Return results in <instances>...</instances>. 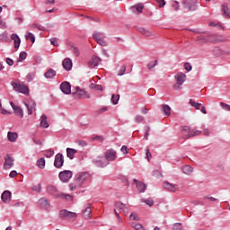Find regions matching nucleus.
I'll return each mask as SVG.
<instances>
[{"mask_svg": "<svg viewBox=\"0 0 230 230\" xmlns=\"http://www.w3.org/2000/svg\"><path fill=\"white\" fill-rule=\"evenodd\" d=\"M58 177L62 182H69V180L73 177V172L65 170L59 172Z\"/></svg>", "mask_w": 230, "mask_h": 230, "instance_id": "nucleus-6", "label": "nucleus"}, {"mask_svg": "<svg viewBox=\"0 0 230 230\" xmlns=\"http://www.w3.org/2000/svg\"><path fill=\"white\" fill-rule=\"evenodd\" d=\"M61 199H66V200H73V197L69 194H64L63 193V196L61 197Z\"/></svg>", "mask_w": 230, "mask_h": 230, "instance_id": "nucleus-57", "label": "nucleus"}, {"mask_svg": "<svg viewBox=\"0 0 230 230\" xmlns=\"http://www.w3.org/2000/svg\"><path fill=\"white\" fill-rule=\"evenodd\" d=\"M140 202H144L145 204H146V206H154V200L148 199H141Z\"/></svg>", "mask_w": 230, "mask_h": 230, "instance_id": "nucleus-39", "label": "nucleus"}, {"mask_svg": "<svg viewBox=\"0 0 230 230\" xmlns=\"http://www.w3.org/2000/svg\"><path fill=\"white\" fill-rule=\"evenodd\" d=\"M153 177H155L156 179H163V173H161V171L159 170L154 171Z\"/></svg>", "mask_w": 230, "mask_h": 230, "instance_id": "nucleus-40", "label": "nucleus"}, {"mask_svg": "<svg viewBox=\"0 0 230 230\" xmlns=\"http://www.w3.org/2000/svg\"><path fill=\"white\" fill-rule=\"evenodd\" d=\"M76 143L79 145V146H85L87 145L85 140H77Z\"/></svg>", "mask_w": 230, "mask_h": 230, "instance_id": "nucleus-59", "label": "nucleus"}, {"mask_svg": "<svg viewBox=\"0 0 230 230\" xmlns=\"http://www.w3.org/2000/svg\"><path fill=\"white\" fill-rule=\"evenodd\" d=\"M93 141H99L100 143H103V136H95L93 138Z\"/></svg>", "mask_w": 230, "mask_h": 230, "instance_id": "nucleus-53", "label": "nucleus"}, {"mask_svg": "<svg viewBox=\"0 0 230 230\" xmlns=\"http://www.w3.org/2000/svg\"><path fill=\"white\" fill-rule=\"evenodd\" d=\"M26 78H27L28 82H31V80H33V78H35V74H28Z\"/></svg>", "mask_w": 230, "mask_h": 230, "instance_id": "nucleus-58", "label": "nucleus"}, {"mask_svg": "<svg viewBox=\"0 0 230 230\" xmlns=\"http://www.w3.org/2000/svg\"><path fill=\"white\" fill-rule=\"evenodd\" d=\"M17 137H19V135L16 132L9 131L7 133V138L11 143H15V141H17Z\"/></svg>", "mask_w": 230, "mask_h": 230, "instance_id": "nucleus-26", "label": "nucleus"}, {"mask_svg": "<svg viewBox=\"0 0 230 230\" xmlns=\"http://www.w3.org/2000/svg\"><path fill=\"white\" fill-rule=\"evenodd\" d=\"M177 85H182L184 82H186V75L182 72H179L175 76H174Z\"/></svg>", "mask_w": 230, "mask_h": 230, "instance_id": "nucleus-18", "label": "nucleus"}, {"mask_svg": "<svg viewBox=\"0 0 230 230\" xmlns=\"http://www.w3.org/2000/svg\"><path fill=\"white\" fill-rule=\"evenodd\" d=\"M184 68H185V70L188 71V72L191 71V69H192L191 64H190V63H185V64H184Z\"/></svg>", "mask_w": 230, "mask_h": 230, "instance_id": "nucleus-60", "label": "nucleus"}, {"mask_svg": "<svg viewBox=\"0 0 230 230\" xmlns=\"http://www.w3.org/2000/svg\"><path fill=\"white\" fill-rule=\"evenodd\" d=\"M132 227H134V229L136 230H145V228L143 227V226L141 224H137V223H132Z\"/></svg>", "mask_w": 230, "mask_h": 230, "instance_id": "nucleus-41", "label": "nucleus"}, {"mask_svg": "<svg viewBox=\"0 0 230 230\" xmlns=\"http://www.w3.org/2000/svg\"><path fill=\"white\" fill-rule=\"evenodd\" d=\"M220 105L224 111H230V105L226 102H220Z\"/></svg>", "mask_w": 230, "mask_h": 230, "instance_id": "nucleus-49", "label": "nucleus"}, {"mask_svg": "<svg viewBox=\"0 0 230 230\" xmlns=\"http://www.w3.org/2000/svg\"><path fill=\"white\" fill-rule=\"evenodd\" d=\"M190 105H191V107L195 108L196 111H200V103L195 102V101L190 100Z\"/></svg>", "mask_w": 230, "mask_h": 230, "instance_id": "nucleus-37", "label": "nucleus"}, {"mask_svg": "<svg viewBox=\"0 0 230 230\" xmlns=\"http://www.w3.org/2000/svg\"><path fill=\"white\" fill-rule=\"evenodd\" d=\"M63 67L66 71H71L73 68V61L69 58H66L63 60Z\"/></svg>", "mask_w": 230, "mask_h": 230, "instance_id": "nucleus-22", "label": "nucleus"}, {"mask_svg": "<svg viewBox=\"0 0 230 230\" xmlns=\"http://www.w3.org/2000/svg\"><path fill=\"white\" fill-rule=\"evenodd\" d=\"M14 91L17 93H21L22 94H30V90L26 84H22L21 83H14L13 84Z\"/></svg>", "mask_w": 230, "mask_h": 230, "instance_id": "nucleus-5", "label": "nucleus"}, {"mask_svg": "<svg viewBox=\"0 0 230 230\" xmlns=\"http://www.w3.org/2000/svg\"><path fill=\"white\" fill-rule=\"evenodd\" d=\"M75 154H78V151L76 149H73L69 147L66 148V157L70 159H74Z\"/></svg>", "mask_w": 230, "mask_h": 230, "instance_id": "nucleus-29", "label": "nucleus"}, {"mask_svg": "<svg viewBox=\"0 0 230 230\" xmlns=\"http://www.w3.org/2000/svg\"><path fill=\"white\" fill-rule=\"evenodd\" d=\"M114 213L119 223L123 222V218L119 216V213L128 215V207L121 201H116L114 203Z\"/></svg>", "mask_w": 230, "mask_h": 230, "instance_id": "nucleus-2", "label": "nucleus"}, {"mask_svg": "<svg viewBox=\"0 0 230 230\" xmlns=\"http://www.w3.org/2000/svg\"><path fill=\"white\" fill-rule=\"evenodd\" d=\"M40 188H41L40 184H37V185L32 186L33 191H37V193H40Z\"/></svg>", "mask_w": 230, "mask_h": 230, "instance_id": "nucleus-52", "label": "nucleus"}, {"mask_svg": "<svg viewBox=\"0 0 230 230\" xmlns=\"http://www.w3.org/2000/svg\"><path fill=\"white\" fill-rule=\"evenodd\" d=\"M172 230H182V225L181 223L174 224Z\"/></svg>", "mask_w": 230, "mask_h": 230, "instance_id": "nucleus-51", "label": "nucleus"}, {"mask_svg": "<svg viewBox=\"0 0 230 230\" xmlns=\"http://www.w3.org/2000/svg\"><path fill=\"white\" fill-rule=\"evenodd\" d=\"M37 166H39V168H40L41 170H44V168L46 167V160L44 158H40L37 161Z\"/></svg>", "mask_w": 230, "mask_h": 230, "instance_id": "nucleus-32", "label": "nucleus"}, {"mask_svg": "<svg viewBox=\"0 0 230 230\" xmlns=\"http://www.w3.org/2000/svg\"><path fill=\"white\" fill-rule=\"evenodd\" d=\"M125 71H127V66H122L119 71V76H123V75H125Z\"/></svg>", "mask_w": 230, "mask_h": 230, "instance_id": "nucleus-47", "label": "nucleus"}, {"mask_svg": "<svg viewBox=\"0 0 230 230\" xmlns=\"http://www.w3.org/2000/svg\"><path fill=\"white\" fill-rule=\"evenodd\" d=\"M196 40L198 44H206V42H208V38H206L205 36L199 35L197 37Z\"/></svg>", "mask_w": 230, "mask_h": 230, "instance_id": "nucleus-33", "label": "nucleus"}, {"mask_svg": "<svg viewBox=\"0 0 230 230\" xmlns=\"http://www.w3.org/2000/svg\"><path fill=\"white\" fill-rule=\"evenodd\" d=\"M136 184H137V188L139 191V193H145V190H146V185H145V183L138 181L137 180H134Z\"/></svg>", "mask_w": 230, "mask_h": 230, "instance_id": "nucleus-28", "label": "nucleus"}, {"mask_svg": "<svg viewBox=\"0 0 230 230\" xmlns=\"http://www.w3.org/2000/svg\"><path fill=\"white\" fill-rule=\"evenodd\" d=\"M26 57H27L26 52H21L18 62H22V60H26Z\"/></svg>", "mask_w": 230, "mask_h": 230, "instance_id": "nucleus-45", "label": "nucleus"}, {"mask_svg": "<svg viewBox=\"0 0 230 230\" xmlns=\"http://www.w3.org/2000/svg\"><path fill=\"white\" fill-rule=\"evenodd\" d=\"M90 89H94V91H103V87L101 84H90Z\"/></svg>", "mask_w": 230, "mask_h": 230, "instance_id": "nucleus-36", "label": "nucleus"}, {"mask_svg": "<svg viewBox=\"0 0 230 230\" xmlns=\"http://www.w3.org/2000/svg\"><path fill=\"white\" fill-rule=\"evenodd\" d=\"M12 40L14 42V48L15 49H19L21 46V38H19V35L17 34H12L11 36Z\"/></svg>", "mask_w": 230, "mask_h": 230, "instance_id": "nucleus-24", "label": "nucleus"}, {"mask_svg": "<svg viewBox=\"0 0 230 230\" xmlns=\"http://www.w3.org/2000/svg\"><path fill=\"white\" fill-rule=\"evenodd\" d=\"M223 12H224V15L226 17H227L228 19H230V12H229V7H227L226 4H223Z\"/></svg>", "mask_w": 230, "mask_h": 230, "instance_id": "nucleus-35", "label": "nucleus"}, {"mask_svg": "<svg viewBox=\"0 0 230 230\" xmlns=\"http://www.w3.org/2000/svg\"><path fill=\"white\" fill-rule=\"evenodd\" d=\"M137 31L141 33V35H144V37H155V33L148 29H145L143 27H139L137 29Z\"/></svg>", "mask_w": 230, "mask_h": 230, "instance_id": "nucleus-17", "label": "nucleus"}, {"mask_svg": "<svg viewBox=\"0 0 230 230\" xmlns=\"http://www.w3.org/2000/svg\"><path fill=\"white\" fill-rule=\"evenodd\" d=\"M100 62H102V58H100L99 57L96 56H93V58H91V60L88 61V66L89 67L94 68L97 66L100 65Z\"/></svg>", "mask_w": 230, "mask_h": 230, "instance_id": "nucleus-16", "label": "nucleus"}, {"mask_svg": "<svg viewBox=\"0 0 230 230\" xmlns=\"http://www.w3.org/2000/svg\"><path fill=\"white\" fill-rule=\"evenodd\" d=\"M47 191L50 195H54V197H57V199L64 197V193L58 192V190H57V187H55L53 185H49L47 188Z\"/></svg>", "mask_w": 230, "mask_h": 230, "instance_id": "nucleus-9", "label": "nucleus"}, {"mask_svg": "<svg viewBox=\"0 0 230 230\" xmlns=\"http://www.w3.org/2000/svg\"><path fill=\"white\" fill-rule=\"evenodd\" d=\"M181 134H182L183 137H185V139H188V138L193 137L195 136H200L202 134V131L195 130V129L190 130V127L185 126L181 129Z\"/></svg>", "mask_w": 230, "mask_h": 230, "instance_id": "nucleus-4", "label": "nucleus"}, {"mask_svg": "<svg viewBox=\"0 0 230 230\" xmlns=\"http://www.w3.org/2000/svg\"><path fill=\"white\" fill-rule=\"evenodd\" d=\"M40 127L42 128H48L49 127V122H48V116H46V114H43L40 117Z\"/></svg>", "mask_w": 230, "mask_h": 230, "instance_id": "nucleus-23", "label": "nucleus"}, {"mask_svg": "<svg viewBox=\"0 0 230 230\" xmlns=\"http://www.w3.org/2000/svg\"><path fill=\"white\" fill-rule=\"evenodd\" d=\"M50 44H52V46H58V40H57V38H52L50 39Z\"/></svg>", "mask_w": 230, "mask_h": 230, "instance_id": "nucleus-55", "label": "nucleus"}, {"mask_svg": "<svg viewBox=\"0 0 230 230\" xmlns=\"http://www.w3.org/2000/svg\"><path fill=\"white\" fill-rule=\"evenodd\" d=\"M96 166L100 168H105L107 164H109V161L106 159L105 156H99L94 160Z\"/></svg>", "mask_w": 230, "mask_h": 230, "instance_id": "nucleus-12", "label": "nucleus"}, {"mask_svg": "<svg viewBox=\"0 0 230 230\" xmlns=\"http://www.w3.org/2000/svg\"><path fill=\"white\" fill-rule=\"evenodd\" d=\"M93 39L94 40H96L97 43L100 44V46H107V41L103 40L104 37L103 34H102V32H97L93 34Z\"/></svg>", "mask_w": 230, "mask_h": 230, "instance_id": "nucleus-13", "label": "nucleus"}, {"mask_svg": "<svg viewBox=\"0 0 230 230\" xmlns=\"http://www.w3.org/2000/svg\"><path fill=\"white\" fill-rule=\"evenodd\" d=\"M0 111H1V114H4V115L12 114V112H10L8 110L3 107V104L1 102H0Z\"/></svg>", "mask_w": 230, "mask_h": 230, "instance_id": "nucleus-42", "label": "nucleus"}, {"mask_svg": "<svg viewBox=\"0 0 230 230\" xmlns=\"http://www.w3.org/2000/svg\"><path fill=\"white\" fill-rule=\"evenodd\" d=\"M156 66H157V60L151 61V62L148 63L147 68L148 69H154V67H155Z\"/></svg>", "mask_w": 230, "mask_h": 230, "instance_id": "nucleus-44", "label": "nucleus"}, {"mask_svg": "<svg viewBox=\"0 0 230 230\" xmlns=\"http://www.w3.org/2000/svg\"><path fill=\"white\" fill-rule=\"evenodd\" d=\"M162 111L165 116H170V114H172V108H170L167 104L162 105Z\"/></svg>", "mask_w": 230, "mask_h": 230, "instance_id": "nucleus-31", "label": "nucleus"}, {"mask_svg": "<svg viewBox=\"0 0 230 230\" xmlns=\"http://www.w3.org/2000/svg\"><path fill=\"white\" fill-rule=\"evenodd\" d=\"M30 39H31L32 43L35 42V36H33V33H31V32H29L28 35L26 36L27 40H30Z\"/></svg>", "mask_w": 230, "mask_h": 230, "instance_id": "nucleus-48", "label": "nucleus"}, {"mask_svg": "<svg viewBox=\"0 0 230 230\" xmlns=\"http://www.w3.org/2000/svg\"><path fill=\"white\" fill-rule=\"evenodd\" d=\"M56 75H57V72L50 68L49 70H48L47 73H45V77L53 78V76H55Z\"/></svg>", "mask_w": 230, "mask_h": 230, "instance_id": "nucleus-34", "label": "nucleus"}, {"mask_svg": "<svg viewBox=\"0 0 230 230\" xmlns=\"http://www.w3.org/2000/svg\"><path fill=\"white\" fill-rule=\"evenodd\" d=\"M32 141L35 145H39L40 146H42V141H40V139H37V138L33 137Z\"/></svg>", "mask_w": 230, "mask_h": 230, "instance_id": "nucleus-61", "label": "nucleus"}, {"mask_svg": "<svg viewBox=\"0 0 230 230\" xmlns=\"http://www.w3.org/2000/svg\"><path fill=\"white\" fill-rule=\"evenodd\" d=\"M25 106L27 107L28 114L31 116V114H33V111L37 108V102L33 100H29L26 102Z\"/></svg>", "mask_w": 230, "mask_h": 230, "instance_id": "nucleus-11", "label": "nucleus"}, {"mask_svg": "<svg viewBox=\"0 0 230 230\" xmlns=\"http://www.w3.org/2000/svg\"><path fill=\"white\" fill-rule=\"evenodd\" d=\"M38 205L41 209H49L50 206L49 202L45 198L40 199L38 201Z\"/></svg>", "mask_w": 230, "mask_h": 230, "instance_id": "nucleus-20", "label": "nucleus"}, {"mask_svg": "<svg viewBox=\"0 0 230 230\" xmlns=\"http://www.w3.org/2000/svg\"><path fill=\"white\" fill-rule=\"evenodd\" d=\"M156 3H158V6L159 8H163V6H164V4H166V2H164V0H155Z\"/></svg>", "mask_w": 230, "mask_h": 230, "instance_id": "nucleus-56", "label": "nucleus"}, {"mask_svg": "<svg viewBox=\"0 0 230 230\" xmlns=\"http://www.w3.org/2000/svg\"><path fill=\"white\" fill-rule=\"evenodd\" d=\"M92 210H91V205H87V207L84 208V210H83V215L84 217L86 220H89V218H91L93 216L91 215Z\"/></svg>", "mask_w": 230, "mask_h": 230, "instance_id": "nucleus-27", "label": "nucleus"}, {"mask_svg": "<svg viewBox=\"0 0 230 230\" xmlns=\"http://www.w3.org/2000/svg\"><path fill=\"white\" fill-rule=\"evenodd\" d=\"M55 154V151H53V149H49L47 151V157H51V155H53Z\"/></svg>", "mask_w": 230, "mask_h": 230, "instance_id": "nucleus-62", "label": "nucleus"}, {"mask_svg": "<svg viewBox=\"0 0 230 230\" xmlns=\"http://www.w3.org/2000/svg\"><path fill=\"white\" fill-rule=\"evenodd\" d=\"M71 51L73 52L75 57H80V51L78 50V49L76 47H72Z\"/></svg>", "mask_w": 230, "mask_h": 230, "instance_id": "nucleus-46", "label": "nucleus"}, {"mask_svg": "<svg viewBox=\"0 0 230 230\" xmlns=\"http://www.w3.org/2000/svg\"><path fill=\"white\" fill-rule=\"evenodd\" d=\"M164 188L165 190H168V191H172L173 193H175V191H179V185L173 184V183H170L168 181H165L164 183Z\"/></svg>", "mask_w": 230, "mask_h": 230, "instance_id": "nucleus-14", "label": "nucleus"}, {"mask_svg": "<svg viewBox=\"0 0 230 230\" xmlns=\"http://www.w3.org/2000/svg\"><path fill=\"white\" fill-rule=\"evenodd\" d=\"M2 200L3 202H10V200H12V192L9 190H4L2 193Z\"/></svg>", "mask_w": 230, "mask_h": 230, "instance_id": "nucleus-25", "label": "nucleus"}, {"mask_svg": "<svg viewBox=\"0 0 230 230\" xmlns=\"http://www.w3.org/2000/svg\"><path fill=\"white\" fill-rule=\"evenodd\" d=\"M121 152H123L124 154H128V149L127 147V146H123L120 149Z\"/></svg>", "mask_w": 230, "mask_h": 230, "instance_id": "nucleus-64", "label": "nucleus"}, {"mask_svg": "<svg viewBox=\"0 0 230 230\" xmlns=\"http://www.w3.org/2000/svg\"><path fill=\"white\" fill-rule=\"evenodd\" d=\"M91 177L89 172H79L75 175L74 181L69 185L71 191H76V190L82 188V184Z\"/></svg>", "mask_w": 230, "mask_h": 230, "instance_id": "nucleus-1", "label": "nucleus"}, {"mask_svg": "<svg viewBox=\"0 0 230 230\" xmlns=\"http://www.w3.org/2000/svg\"><path fill=\"white\" fill-rule=\"evenodd\" d=\"M11 107L13 111H14L15 114H17V116H20L21 118H24V112H22V109L21 107L16 106L15 104H13V102H11Z\"/></svg>", "mask_w": 230, "mask_h": 230, "instance_id": "nucleus-21", "label": "nucleus"}, {"mask_svg": "<svg viewBox=\"0 0 230 230\" xmlns=\"http://www.w3.org/2000/svg\"><path fill=\"white\" fill-rule=\"evenodd\" d=\"M59 217L63 220H71L72 222H75L78 217V214L71 212L67 209H62L59 211Z\"/></svg>", "mask_w": 230, "mask_h": 230, "instance_id": "nucleus-3", "label": "nucleus"}, {"mask_svg": "<svg viewBox=\"0 0 230 230\" xmlns=\"http://www.w3.org/2000/svg\"><path fill=\"white\" fill-rule=\"evenodd\" d=\"M143 119H144V118H143V116H141V115H137V116L135 117V121H136L137 123H141V121H143Z\"/></svg>", "mask_w": 230, "mask_h": 230, "instance_id": "nucleus-54", "label": "nucleus"}, {"mask_svg": "<svg viewBox=\"0 0 230 230\" xmlns=\"http://www.w3.org/2000/svg\"><path fill=\"white\" fill-rule=\"evenodd\" d=\"M75 98H79L80 100H85L91 98V95L85 91L80 89V87H76V92L74 93Z\"/></svg>", "mask_w": 230, "mask_h": 230, "instance_id": "nucleus-7", "label": "nucleus"}, {"mask_svg": "<svg viewBox=\"0 0 230 230\" xmlns=\"http://www.w3.org/2000/svg\"><path fill=\"white\" fill-rule=\"evenodd\" d=\"M135 8H136L137 12H138V13H141L143 12L144 6H143L142 4H137V5L135 6Z\"/></svg>", "mask_w": 230, "mask_h": 230, "instance_id": "nucleus-50", "label": "nucleus"}, {"mask_svg": "<svg viewBox=\"0 0 230 230\" xmlns=\"http://www.w3.org/2000/svg\"><path fill=\"white\" fill-rule=\"evenodd\" d=\"M118 102H119V94L117 95H112L111 96V102L113 103V105H118Z\"/></svg>", "mask_w": 230, "mask_h": 230, "instance_id": "nucleus-38", "label": "nucleus"}, {"mask_svg": "<svg viewBox=\"0 0 230 230\" xmlns=\"http://www.w3.org/2000/svg\"><path fill=\"white\" fill-rule=\"evenodd\" d=\"M54 166L56 168H62L64 166V155L60 153L55 156Z\"/></svg>", "mask_w": 230, "mask_h": 230, "instance_id": "nucleus-10", "label": "nucleus"}, {"mask_svg": "<svg viewBox=\"0 0 230 230\" xmlns=\"http://www.w3.org/2000/svg\"><path fill=\"white\" fill-rule=\"evenodd\" d=\"M14 162H15V159L12 155H6L4 157V170H10V168L13 166Z\"/></svg>", "mask_w": 230, "mask_h": 230, "instance_id": "nucleus-8", "label": "nucleus"}, {"mask_svg": "<svg viewBox=\"0 0 230 230\" xmlns=\"http://www.w3.org/2000/svg\"><path fill=\"white\" fill-rule=\"evenodd\" d=\"M9 177L13 179V177H17V171H12L9 174Z\"/></svg>", "mask_w": 230, "mask_h": 230, "instance_id": "nucleus-63", "label": "nucleus"}, {"mask_svg": "<svg viewBox=\"0 0 230 230\" xmlns=\"http://www.w3.org/2000/svg\"><path fill=\"white\" fill-rule=\"evenodd\" d=\"M129 220H135L136 222L139 221V217L136 213H131L129 216Z\"/></svg>", "mask_w": 230, "mask_h": 230, "instance_id": "nucleus-43", "label": "nucleus"}, {"mask_svg": "<svg viewBox=\"0 0 230 230\" xmlns=\"http://www.w3.org/2000/svg\"><path fill=\"white\" fill-rule=\"evenodd\" d=\"M182 172L185 173V175H190V173H193V167L190 165H185L181 168Z\"/></svg>", "mask_w": 230, "mask_h": 230, "instance_id": "nucleus-30", "label": "nucleus"}, {"mask_svg": "<svg viewBox=\"0 0 230 230\" xmlns=\"http://www.w3.org/2000/svg\"><path fill=\"white\" fill-rule=\"evenodd\" d=\"M60 90L64 94H71V84L69 82H63L60 84Z\"/></svg>", "mask_w": 230, "mask_h": 230, "instance_id": "nucleus-15", "label": "nucleus"}, {"mask_svg": "<svg viewBox=\"0 0 230 230\" xmlns=\"http://www.w3.org/2000/svg\"><path fill=\"white\" fill-rule=\"evenodd\" d=\"M104 157L107 159L108 163L109 161H114L116 159V151H114V149L106 151Z\"/></svg>", "mask_w": 230, "mask_h": 230, "instance_id": "nucleus-19", "label": "nucleus"}]
</instances>
